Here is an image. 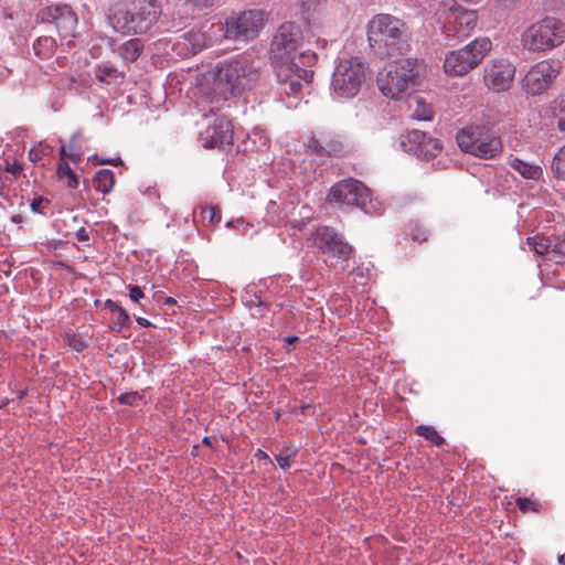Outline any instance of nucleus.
I'll return each instance as SVG.
<instances>
[{
	"label": "nucleus",
	"mask_w": 565,
	"mask_h": 565,
	"mask_svg": "<svg viewBox=\"0 0 565 565\" xmlns=\"http://www.w3.org/2000/svg\"><path fill=\"white\" fill-rule=\"evenodd\" d=\"M303 35L299 25L286 22L279 26L270 44L271 62L281 94L297 96L302 81L309 84L313 72L308 70L317 58L315 53L301 51Z\"/></svg>",
	"instance_id": "obj_1"
},
{
	"label": "nucleus",
	"mask_w": 565,
	"mask_h": 565,
	"mask_svg": "<svg viewBox=\"0 0 565 565\" xmlns=\"http://www.w3.org/2000/svg\"><path fill=\"white\" fill-rule=\"evenodd\" d=\"M264 77L262 62L252 54L242 53L218 62L212 71L213 99L227 100L254 89Z\"/></svg>",
	"instance_id": "obj_2"
},
{
	"label": "nucleus",
	"mask_w": 565,
	"mask_h": 565,
	"mask_svg": "<svg viewBox=\"0 0 565 565\" xmlns=\"http://www.w3.org/2000/svg\"><path fill=\"white\" fill-rule=\"evenodd\" d=\"M162 13L158 0H130L109 8L108 22L124 35L143 34L157 24Z\"/></svg>",
	"instance_id": "obj_3"
},
{
	"label": "nucleus",
	"mask_w": 565,
	"mask_h": 565,
	"mask_svg": "<svg viewBox=\"0 0 565 565\" xmlns=\"http://www.w3.org/2000/svg\"><path fill=\"white\" fill-rule=\"evenodd\" d=\"M406 31L402 20L391 14H377L369 22L370 47L382 58L401 55L408 47Z\"/></svg>",
	"instance_id": "obj_4"
},
{
	"label": "nucleus",
	"mask_w": 565,
	"mask_h": 565,
	"mask_svg": "<svg viewBox=\"0 0 565 565\" xmlns=\"http://www.w3.org/2000/svg\"><path fill=\"white\" fill-rule=\"evenodd\" d=\"M437 14L443 34L456 41L468 38L478 23L477 11L465 8L456 0H443Z\"/></svg>",
	"instance_id": "obj_5"
},
{
	"label": "nucleus",
	"mask_w": 565,
	"mask_h": 565,
	"mask_svg": "<svg viewBox=\"0 0 565 565\" xmlns=\"http://www.w3.org/2000/svg\"><path fill=\"white\" fill-rule=\"evenodd\" d=\"M459 148L481 159H494L503 150L502 140L484 125H471L457 134Z\"/></svg>",
	"instance_id": "obj_6"
},
{
	"label": "nucleus",
	"mask_w": 565,
	"mask_h": 565,
	"mask_svg": "<svg viewBox=\"0 0 565 565\" xmlns=\"http://www.w3.org/2000/svg\"><path fill=\"white\" fill-rule=\"evenodd\" d=\"M565 41V23L556 18L546 17L531 24L521 38L522 45L531 52H546Z\"/></svg>",
	"instance_id": "obj_7"
},
{
	"label": "nucleus",
	"mask_w": 565,
	"mask_h": 565,
	"mask_svg": "<svg viewBox=\"0 0 565 565\" xmlns=\"http://www.w3.org/2000/svg\"><path fill=\"white\" fill-rule=\"evenodd\" d=\"M417 78L415 62L409 58L398 60L379 74L377 85L383 95L397 99L416 86Z\"/></svg>",
	"instance_id": "obj_8"
},
{
	"label": "nucleus",
	"mask_w": 565,
	"mask_h": 565,
	"mask_svg": "<svg viewBox=\"0 0 565 565\" xmlns=\"http://www.w3.org/2000/svg\"><path fill=\"white\" fill-rule=\"evenodd\" d=\"M492 49L489 38H477L461 49L449 52L444 61V70L454 76H463L476 68Z\"/></svg>",
	"instance_id": "obj_9"
},
{
	"label": "nucleus",
	"mask_w": 565,
	"mask_h": 565,
	"mask_svg": "<svg viewBox=\"0 0 565 565\" xmlns=\"http://www.w3.org/2000/svg\"><path fill=\"white\" fill-rule=\"evenodd\" d=\"M367 77V64L361 58L342 60L332 74V88L340 97L351 98L360 92Z\"/></svg>",
	"instance_id": "obj_10"
},
{
	"label": "nucleus",
	"mask_w": 565,
	"mask_h": 565,
	"mask_svg": "<svg viewBox=\"0 0 565 565\" xmlns=\"http://www.w3.org/2000/svg\"><path fill=\"white\" fill-rule=\"evenodd\" d=\"M330 203L355 206L371 214L374 210L371 190L356 179H344L333 184L328 193Z\"/></svg>",
	"instance_id": "obj_11"
},
{
	"label": "nucleus",
	"mask_w": 565,
	"mask_h": 565,
	"mask_svg": "<svg viewBox=\"0 0 565 565\" xmlns=\"http://www.w3.org/2000/svg\"><path fill=\"white\" fill-rule=\"evenodd\" d=\"M225 35L231 40L248 41L255 39L264 26V13L248 10L226 19Z\"/></svg>",
	"instance_id": "obj_12"
},
{
	"label": "nucleus",
	"mask_w": 565,
	"mask_h": 565,
	"mask_svg": "<svg viewBox=\"0 0 565 565\" xmlns=\"http://www.w3.org/2000/svg\"><path fill=\"white\" fill-rule=\"evenodd\" d=\"M562 64L558 60H544L532 66L524 77V88L531 95L547 89L559 74Z\"/></svg>",
	"instance_id": "obj_13"
},
{
	"label": "nucleus",
	"mask_w": 565,
	"mask_h": 565,
	"mask_svg": "<svg viewBox=\"0 0 565 565\" xmlns=\"http://www.w3.org/2000/svg\"><path fill=\"white\" fill-rule=\"evenodd\" d=\"M401 147L405 152L422 160L436 158L443 150V145L438 139L417 129L409 130L401 137Z\"/></svg>",
	"instance_id": "obj_14"
},
{
	"label": "nucleus",
	"mask_w": 565,
	"mask_h": 565,
	"mask_svg": "<svg viewBox=\"0 0 565 565\" xmlns=\"http://www.w3.org/2000/svg\"><path fill=\"white\" fill-rule=\"evenodd\" d=\"M315 244L323 254H331L342 260H348L353 254V247L344 239L343 235L329 226L317 230Z\"/></svg>",
	"instance_id": "obj_15"
},
{
	"label": "nucleus",
	"mask_w": 565,
	"mask_h": 565,
	"mask_svg": "<svg viewBox=\"0 0 565 565\" xmlns=\"http://www.w3.org/2000/svg\"><path fill=\"white\" fill-rule=\"evenodd\" d=\"M43 22L54 24L62 39L74 38L77 17L68 6L46 7L40 12Z\"/></svg>",
	"instance_id": "obj_16"
},
{
	"label": "nucleus",
	"mask_w": 565,
	"mask_h": 565,
	"mask_svg": "<svg viewBox=\"0 0 565 565\" xmlns=\"http://www.w3.org/2000/svg\"><path fill=\"white\" fill-rule=\"evenodd\" d=\"M233 136L234 130L231 120L225 117H220L200 134V140L202 146L206 149L223 148L232 145Z\"/></svg>",
	"instance_id": "obj_17"
},
{
	"label": "nucleus",
	"mask_w": 565,
	"mask_h": 565,
	"mask_svg": "<svg viewBox=\"0 0 565 565\" xmlns=\"http://www.w3.org/2000/svg\"><path fill=\"white\" fill-rule=\"evenodd\" d=\"M514 74L515 68L509 61L494 60L484 68V83L495 92H503L510 87Z\"/></svg>",
	"instance_id": "obj_18"
},
{
	"label": "nucleus",
	"mask_w": 565,
	"mask_h": 565,
	"mask_svg": "<svg viewBox=\"0 0 565 565\" xmlns=\"http://www.w3.org/2000/svg\"><path fill=\"white\" fill-rule=\"evenodd\" d=\"M307 149L318 157H331L341 154L344 145L339 136L322 132L308 139Z\"/></svg>",
	"instance_id": "obj_19"
},
{
	"label": "nucleus",
	"mask_w": 565,
	"mask_h": 565,
	"mask_svg": "<svg viewBox=\"0 0 565 565\" xmlns=\"http://www.w3.org/2000/svg\"><path fill=\"white\" fill-rule=\"evenodd\" d=\"M543 117L550 120V126H556L559 131H565V98L553 100L544 109Z\"/></svg>",
	"instance_id": "obj_20"
},
{
	"label": "nucleus",
	"mask_w": 565,
	"mask_h": 565,
	"mask_svg": "<svg viewBox=\"0 0 565 565\" xmlns=\"http://www.w3.org/2000/svg\"><path fill=\"white\" fill-rule=\"evenodd\" d=\"M143 51V43L140 39L135 38L126 41L119 46V55L126 62H135Z\"/></svg>",
	"instance_id": "obj_21"
},
{
	"label": "nucleus",
	"mask_w": 565,
	"mask_h": 565,
	"mask_svg": "<svg viewBox=\"0 0 565 565\" xmlns=\"http://www.w3.org/2000/svg\"><path fill=\"white\" fill-rule=\"evenodd\" d=\"M115 185V174L109 169L98 170L94 177V188L104 194L109 193Z\"/></svg>",
	"instance_id": "obj_22"
},
{
	"label": "nucleus",
	"mask_w": 565,
	"mask_h": 565,
	"mask_svg": "<svg viewBox=\"0 0 565 565\" xmlns=\"http://www.w3.org/2000/svg\"><path fill=\"white\" fill-rule=\"evenodd\" d=\"M510 166L525 179L537 180L542 174L539 166L530 164L519 158L512 159Z\"/></svg>",
	"instance_id": "obj_23"
},
{
	"label": "nucleus",
	"mask_w": 565,
	"mask_h": 565,
	"mask_svg": "<svg viewBox=\"0 0 565 565\" xmlns=\"http://www.w3.org/2000/svg\"><path fill=\"white\" fill-rule=\"evenodd\" d=\"M55 46V39L52 36H41L34 42L33 50L38 56L46 58L53 54Z\"/></svg>",
	"instance_id": "obj_24"
},
{
	"label": "nucleus",
	"mask_w": 565,
	"mask_h": 565,
	"mask_svg": "<svg viewBox=\"0 0 565 565\" xmlns=\"http://www.w3.org/2000/svg\"><path fill=\"white\" fill-rule=\"evenodd\" d=\"M530 249L537 255H548L551 247V237L535 235L526 238Z\"/></svg>",
	"instance_id": "obj_25"
},
{
	"label": "nucleus",
	"mask_w": 565,
	"mask_h": 565,
	"mask_svg": "<svg viewBox=\"0 0 565 565\" xmlns=\"http://www.w3.org/2000/svg\"><path fill=\"white\" fill-rule=\"evenodd\" d=\"M415 433L425 438L426 440L431 441L437 447H443L446 441L445 439L438 434L436 428L434 426L429 425H420L415 428Z\"/></svg>",
	"instance_id": "obj_26"
},
{
	"label": "nucleus",
	"mask_w": 565,
	"mask_h": 565,
	"mask_svg": "<svg viewBox=\"0 0 565 565\" xmlns=\"http://www.w3.org/2000/svg\"><path fill=\"white\" fill-rule=\"evenodd\" d=\"M191 47L192 53L201 51L205 46V35L199 30H190L181 35Z\"/></svg>",
	"instance_id": "obj_27"
},
{
	"label": "nucleus",
	"mask_w": 565,
	"mask_h": 565,
	"mask_svg": "<svg viewBox=\"0 0 565 565\" xmlns=\"http://www.w3.org/2000/svg\"><path fill=\"white\" fill-rule=\"evenodd\" d=\"M82 140L83 135L82 131H76L67 145V148L70 150L68 159L73 162H78L81 160V157L83 154V148H82Z\"/></svg>",
	"instance_id": "obj_28"
},
{
	"label": "nucleus",
	"mask_w": 565,
	"mask_h": 565,
	"mask_svg": "<svg viewBox=\"0 0 565 565\" xmlns=\"http://www.w3.org/2000/svg\"><path fill=\"white\" fill-rule=\"evenodd\" d=\"M57 175L61 180L67 179V186L70 189H76L78 186V178L75 172L71 169L67 161L58 162Z\"/></svg>",
	"instance_id": "obj_29"
},
{
	"label": "nucleus",
	"mask_w": 565,
	"mask_h": 565,
	"mask_svg": "<svg viewBox=\"0 0 565 565\" xmlns=\"http://www.w3.org/2000/svg\"><path fill=\"white\" fill-rule=\"evenodd\" d=\"M248 142L252 143V151L263 152L269 148V139L260 131H254L249 135Z\"/></svg>",
	"instance_id": "obj_30"
},
{
	"label": "nucleus",
	"mask_w": 565,
	"mask_h": 565,
	"mask_svg": "<svg viewBox=\"0 0 565 565\" xmlns=\"http://www.w3.org/2000/svg\"><path fill=\"white\" fill-rule=\"evenodd\" d=\"M515 505L522 513H540L542 510V504L530 498H518L515 500Z\"/></svg>",
	"instance_id": "obj_31"
},
{
	"label": "nucleus",
	"mask_w": 565,
	"mask_h": 565,
	"mask_svg": "<svg viewBox=\"0 0 565 565\" xmlns=\"http://www.w3.org/2000/svg\"><path fill=\"white\" fill-rule=\"evenodd\" d=\"M552 170L557 178L565 180V146L554 156Z\"/></svg>",
	"instance_id": "obj_32"
},
{
	"label": "nucleus",
	"mask_w": 565,
	"mask_h": 565,
	"mask_svg": "<svg viewBox=\"0 0 565 565\" xmlns=\"http://www.w3.org/2000/svg\"><path fill=\"white\" fill-rule=\"evenodd\" d=\"M115 315H116V318L113 321V327H111V329L114 331L121 332L125 328H129L130 327L131 319H130V316H129V313L127 312L126 309L121 308Z\"/></svg>",
	"instance_id": "obj_33"
},
{
	"label": "nucleus",
	"mask_w": 565,
	"mask_h": 565,
	"mask_svg": "<svg viewBox=\"0 0 565 565\" xmlns=\"http://www.w3.org/2000/svg\"><path fill=\"white\" fill-rule=\"evenodd\" d=\"M64 342L67 347L76 352H83L87 348V342L79 334L68 333L64 338Z\"/></svg>",
	"instance_id": "obj_34"
},
{
	"label": "nucleus",
	"mask_w": 565,
	"mask_h": 565,
	"mask_svg": "<svg viewBox=\"0 0 565 565\" xmlns=\"http://www.w3.org/2000/svg\"><path fill=\"white\" fill-rule=\"evenodd\" d=\"M201 214H202V217L204 220H207L212 226H215L216 224H218L221 222V210L216 205L202 207Z\"/></svg>",
	"instance_id": "obj_35"
},
{
	"label": "nucleus",
	"mask_w": 565,
	"mask_h": 565,
	"mask_svg": "<svg viewBox=\"0 0 565 565\" xmlns=\"http://www.w3.org/2000/svg\"><path fill=\"white\" fill-rule=\"evenodd\" d=\"M23 171V164L19 161H14L13 163H10L9 161H4V164L0 163V180H2L3 173H10L15 179L22 173Z\"/></svg>",
	"instance_id": "obj_36"
},
{
	"label": "nucleus",
	"mask_w": 565,
	"mask_h": 565,
	"mask_svg": "<svg viewBox=\"0 0 565 565\" xmlns=\"http://www.w3.org/2000/svg\"><path fill=\"white\" fill-rule=\"evenodd\" d=\"M550 253L554 255L556 262L565 257V239L558 237L551 238Z\"/></svg>",
	"instance_id": "obj_37"
},
{
	"label": "nucleus",
	"mask_w": 565,
	"mask_h": 565,
	"mask_svg": "<svg viewBox=\"0 0 565 565\" xmlns=\"http://www.w3.org/2000/svg\"><path fill=\"white\" fill-rule=\"evenodd\" d=\"M417 107L413 113V118L418 120L431 119V109L420 99H417Z\"/></svg>",
	"instance_id": "obj_38"
},
{
	"label": "nucleus",
	"mask_w": 565,
	"mask_h": 565,
	"mask_svg": "<svg viewBox=\"0 0 565 565\" xmlns=\"http://www.w3.org/2000/svg\"><path fill=\"white\" fill-rule=\"evenodd\" d=\"M118 71L116 67L111 65H102L98 66L96 76L100 82H107L108 78L115 77Z\"/></svg>",
	"instance_id": "obj_39"
},
{
	"label": "nucleus",
	"mask_w": 565,
	"mask_h": 565,
	"mask_svg": "<svg viewBox=\"0 0 565 565\" xmlns=\"http://www.w3.org/2000/svg\"><path fill=\"white\" fill-rule=\"evenodd\" d=\"M142 399V395H140L138 392H129V393H124V394H120L118 397H117V401L121 404V405H129V406H135L137 405V403L139 401Z\"/></svg>",
	"instance_id": "obj_40"
},
{
	"label": "nucleus",
	"mask_w": 565,
	"mask_h": 565,
	"mask_svg": "<svg viewBox=\"0 0 565 565\" xmlns=\"http://www.w3.org/2000/svg\"><path fill=\"white\" fill-rule=\"evenodd\" d=\"M50 204V201L43 196H36L31 202V210L33 213H44V207Z\"/></svg>",
	"instance_id": "obj_41"
},
{
	"label": "nucleus",
	"mask_w": 565,
	"mask_h": 565,
	"mask_svg": "<svg viewBox=\"0 0 565 565\" xmlns=\"http://www.w3.org/2000/svg\"><path fill=\"white\" fill-rule=\"evenodd\" d=\"M185 2L193 9L201 11L204 9L212 8L215 4L216 0H185Z\"/></svg>",
	"instance_id": "obj_42"
},
{
	"label": "nucleus",
	"mask_w": 565,
	"mask_h": 565,
	"mask_svg": "<svg viewBox=\"0 0 565 565\" xmlns=\"http://www.w3.org/2000/svg\"><path fill=\"white\" fill-rule=\"evenodd\" d=\"M128 290H129L130 300L136 303H138L140 301V299H142L145 297V295L139 286L129 285Z\"/></svg>",
	"instance_id": "obj_43"
},
{
	"label": "nucleus",
	"mask_w": 565,
	"mask_h": 565,
	"mask_svg": "<svg viewBox=\"0 0 565 565\" xmlns=\"http://www.w3.org/2000/svg\"><path fill=\"white\" fill-rule=\"evenodd\" d=\"M275 459L282 470H287L290 467V462H291L290 456L277 455V456H275Z\"/></svg>",
	"instance_id": "obj_44"
},
{
	"label": "nucleus",
	"mask_w": 565,
	"mask_h": 565,
	"mask_svg": "<svg viewBox=\"0 0 565 565\" xmlns=\"http://www.w3.org/2000/svg\"><path fill=\"white\" fill-rule=\"evenodd\" d=\"M29 159L32 161V162H39L42 160V151L39 150V149H35V148H32L30 151H29Z\"/></svg>",
	"instance_id": "obj_45"
},
{
	"label": "nucleus",
	"mask_w": 565,
	"mask_h": 565,
	"mask_svg": "<svg viewBox=\"0 0 565 565\" xmlns=\"http://www.w3.org/2000/svg\"><path fill=\"white\" fill-rule=\"evenodd\" d=\"M75 235H76V238L79 242H87V241H89V234H88V232L86 231L85 227H81L79 230H77Z\"/></svg>",
	"instance_id": "obj_46"
},
{
	"label": "nucleus",
	"mask_w": 565,
	"mask_h": 565,
	"mask_svg": "<svg viewBox=\"0 0 565 565\" xmlns=\"http://www.w3.org/2000/svg\"><path fill=\"white\" fill-rule=\"evenodd\" d=\"M427 237H428V233H427V231H426V230L420 231V232H418V233H414V234L412 235L413 241H417V242H419V243L426 242V241H427Z\"/></svg>",
	"instance_id": "obj_47"
},
{
	"label": "nucleus",
	"mask_w": 565,
	"mask_h": 565,
	"mask_svg": "<svg viewBox=\"0 0 565 565\" xmlns=\"http://www.w3.org/2000/svg\"><path fill=\"white\" fill-rule=\"evenodd\" d=\"M105 307L107 309H109L113 313H117V311L122 308L116 301H113L111 299H107L105 301Z\"/></svg>",
	"instance_id": "obj_48"
},
{
	"label": "nucleus",
	"mask_w": 565,
	"mask_h": 565,
	"mask_svg": "<svg viewBox=\"0 0 565 565\" xmlns=\"http://www.w3.org/2000/svg\"><path fill=\"white\" fill-rule=\"evenodd\" d=\"M105 307L107 309H109L113 313H117V311L122 308L116 301H113L111 299H107L105 301Z\"/></svg>",
	"instance_id": "obj_49"
},
{
	"label": "nucleus",
	"mask_w": 565,
	"mask_h": 565,
	"mask_svg": "<svg viewBox=\"0 0 565 565\" xmlns=\"http://www.w3.org/2000/svg\"><path fill=\"white\" fill-rule=\"evenodd\" d=\"M68 153H70V150H68L67 146H62L60 149V162L66 161V159H68V156H67Z\"/></svg>",
	"instance_id": "obj_50"
},
{
	"label": "nucleus",
	"mask_w": 565,
	"mask_h": 565,
	"mask_svg": "<svg viewBox=\"0 0 565 565\" xmlns=\"http://www.w3.org/2000/svg\"><path fill=\"white\" fill-rule=\"evenodd\" d=\"M255 457L259 460H267L268 462H271L269 456L262 449H257Z\"/></svg>",
	"instance_id": "obj_51"
},
{
	"label": "nucleus",
	"mask_w": 565,
	"mask_h": 565,
	"mask_svg": "<svg viewBox=\"0 0 565 565\" xmlns=\"http://www.w3.org/2000/svg\"><path fill=\"white\" fill-rule=\"evenodd\" d=\"M136 321L139 326L143 327V328H148L151 326V322L146 319V318H142V317H137L136 318Z\"/></svg>",
	"instance_id": "obj_52"
},
{
	"label": "nucleus",
	"mask_w": 565,
	"mask_h": 565,
	"mask_svg": "<svg viewBox=\"0 0 565 565\" xmlns=\"http://www.w3.org/2000/svg\"><path fill=\"white\" fill-rule=\"evenodd\" d=\"M121 159L120 158H117V159H107V160H103L102 163L104 164H113V166H118V164H121Z\"/></svg>",
	"instance_id": "obj_53"
},
{
	"label": "nucleus",
	"mask_w": 565,
	"mask_h": 565,
	"mask_svg": "<svg viewBox=\"0 0 565 565\" xmlns=\"http://www.w3.org/2000/svg\"><path fill=\"white\" fill-rule=\"evenodd\" d=\"M164 298H166V296H164L163 291H156V292L153 294V299H154L157 302H161V301H162V302H164Z\"/></svg>",
	"instance_id": "obj_54"
},
{
	"label": "nucleus",
	"mask_w": 565,
	"mask_h": 565,
	"mask_svg": "<svg viewBox=\"0 0 565 565\" xmlns=\"http://www.w3.org/2000/svg\"><path fill=\"white\" fill-rule=\"evenodd\" d=\"M285 341L288 343V344H291V345H295L297 342H299V338L296 337V335H289L285 339Z\"/></svg>",
	"instance_id": "obj_55"
},
{
	"label": "nucleus",
	"mask_w": 565,
	"mask_h": 565,
	"mask_svg": "<svg viewBox=\"0 0 565 565\" xmlns=\"http://www.w3.org/2000/svg\"><path fill=\"white\" fill-rule=\"evenodd\" d=\"M163 303L167 305V306H173V305L177 303V301H175V299H173L171 297H166Z\"/></svg>",
	"instance_id": "obj_56"
},
{
	"label": "nucleus",
	"mask_w": 565,
	"mask_h": 565,
	"mask_svg": "<svg viewBox=\"0 0 565 565\" xmlns=\"http://www.w3.org/2000/svg\"><path fill=\"white\" fill-rule=\"evenodd\" d=\"M11 221H12L13 223H17V224H18V223H21V222H22V216H21L20 214L13 215V216L11 217Z\"/></svg>",
	"instance_id": "obj_57"
},
{
	"label": "nucleus",
	"mask_w": 565,
	"mask_h": 565,
	"mask_svg": "<svg viewBox=\"0 0 565 565\" xmlns=\"http://www.w3.org/2000/svg\"><path fill=\"white\" fill-rule=\"evenodd\" d=\"M311 408V405H305L302 406V413L307 414V411Z\"/></svg>",
	"instance_id": "obj_58"
},
{
	"label": "nucleus",
	"mask_w": 565,
	"mask_h": 565,
	"mask_svg": "<svg viewBox=\"0 0 565 565\" xmlns=\"http://www.w3.org/2000/svg\"><path fill=\"white\" fill-rule=\"evenodd\" d=\"M275 418H276V420H279V419H280V413H279V412H276V413H275Z\"/></svg>",
	"instance_id": "obj_59"
},
{
	"label": "nucleus",
	"mask_w": 565,
	"mask_h": 565,
	"mask_svg": "<svg viewBox=\"0 0 565 565\" xmlns=\"http://www.w3.org/2000/svg\"><path fill=\"white\" fill-rule=\"evenodd\" d=\"M564 558H565V556H564V555L558 556V562H559V563H564Z\"/></svg>",
	"instance_id": "obj_60"
},
{
	"label": "nucleus",
	"mask_w": 565,
	"mask_h": 565,
	"mask_svg": "<svg viewBox=\"0 0 565 565\" xmlns=\"http://www.w3.org/2000/svg\"><path fill=\"white\" fill-rule=\"evenodd\" d=\"M24 395H25V393H24V392H20V393H19V395H18V397H19V398H23V397H24Z\"/></svg>",
	"instance_id": "obj_61"
},
{
	"label": "nucleus",
	"mask_w": 565,
	"mask_h": 565,
	"mask_svg": "<svg viewBox=\"0 0 565 565\" xmlns=\"http://www.w3.org/2000/svg\"><path fill=\"white\" fill-rule=\"evenodd\" d=\"M207 440H209V438H207V437H205V438L203 439V443H204V444H207V443H209Z\"/></svg>",
	"instance_id": "obj_62"
}]
</instances>
